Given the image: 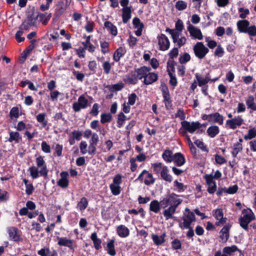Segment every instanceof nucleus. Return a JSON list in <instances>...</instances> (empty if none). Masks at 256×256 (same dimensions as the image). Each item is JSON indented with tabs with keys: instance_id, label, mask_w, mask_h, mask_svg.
<instances>
[{
	"instance_id": "40",
	"label": "nucleus",
	"mask_w": 256,
	"mask_h": 256,
	"mask_svg": "<svg viewBox=\"0 0 256 256\" xmlns=\"http://www.w3.org/2000/svg\"><path fill=\"white\" fill-rule=\"evenodd\" d=\"M88 204L87 198L85 197H82L78 203L77 208L80 211L82 212L87 208Z\"/></svg>"
},
{
	"instance_id": "26",
	"label": "nucleus",
	"mask_w": 256,
	"mask_h": 256,
	"mask_svg": "<svg viewBox=\"0 0 256 256\" xmlns=\"http://www.w3.org/2000/svg\"><path fill=\"white\" fill-rule=\"evenodd\" d=\"M115 240L112 239L109 240L106 244V250L107 253L111 256H114L116 254V251L114 248Z\"/></svg>"
},
{
	"instance_id": "56",
	"label": "nucleus",
	"mask_w": 256,
	"mask_h": 256,
	"mask_svg": "<svg viewBox=\"0 0 256 256\" xmlns=\"http://www.w3.org/2000/svg\"><path fill=\"white\" fill-rule=\"evenodd\" d=\"M172 248L174 250H178L181 248V242L178 238H176L172 242Z\"/></svg>"
},
{
	"instance_id": "16",
	"label": "nucleus",
	"mask_w": 256,
	"mask_h": 256,
	"mask_svg": "<svg viewBox=\"0 0 256 256\" xmlns=\"http://www.w3.org/2000/svg\"><path fill=\"white\" fill-rule=\"evenodd\" d=\"M124 81L128 84H136L138 82V78H136V72L135 71H131L126 74Z\"/></svg>"
},
{
	"instance_id": "41",
	"label": "nucleus",
	"mask_w": 256,
	"mask_h": 256,
	"mask_svg": "<svg viewBox=\"0 0 256 256\" xmlns=\"http://www.w3.org/2000/svg\"><path fill=\"white\" fill-rule=\"evenodd\" d=\"M242 150V144H240V142H236L234 144V148H233V150L232 152V156L234 158H236L238 152H241Z\"/></svg>"
},
{
	"instance_id": "20",
	"label": "nucleus",
	"mask_w": 256,
	"mask_h": 256,
	"mask_svg": "<svg viewBox=\"0 0 256 256\" xmlns=\"http://www.w3.org/2000/svg\"><path fill=\"white\" fill-rule=\"evenodd\" d=\"M116 233L120 237L124 238L129 236L130 230L124 225L121 224L117 227Z\"/></svg>"
},
{
	"instance_id": "6",
	"label": "nucleus",
	"mask_w": 256,
	"mask_h": 256,
	"mask_svg": "<svg viewBox=\"0 0 256 256\" xmlns=\"http://www.w3.org/2000/svg\"><path fill=\"white\" fill-rule=\"evenodd\" d=\"M194 54L200 60L203 59L209 52L208 48L202 42H197L193 47Z\"/></svg>"
},
{
	"instance_id": "35",
	"label": "nucleus",
	"mask_w": 256,
	"mask_h": 256,
	"mask_svg": "<svg viewBox=\"0 0 256 256\" xmlns=\"http://www.w3.org/2000/svg\"><path fill=\"white\" fill-rule=\"evenodd\" d=\"M106 88L110 92H114L116 91L122 90L124 88V84L122 82H118L114 84L108 85Z\"/></svg>"
},
{
	"instance_id": "36",
	"label": "nucleus",
	"mask_w": 256,
	"mask_h": 256,
	"mask_svg": "<svg viewBox=\"0 0 256 256\" xmlns=\"http://www.w3.org/2000/svg\"><path fill=\"white\" fill-rule=\"evenodd\" d=\"M160 202H159L157 200H152L150 204V210L154 213H158L160 210Z\"/></svg>"
},
{
	"instance_id": "9",
	"label": "nucleus",
	"mask_w": 256,
	"mask_h": 256,
	"mask_svg": "<svg viewBox=\"0 0 256 256\" xmlns=\"http://www.w3.org/2000/svg\"><path fill=\"white\" fill-rule=\"evenodd\" d=\"M90 106L88 100L82 94L78 97V102L72 104V108L75 112H78L82 109H85Z\"/></svg>"
},
{
	"instance_id": "19",
	"label": "nucleus",
	"mask_w": 256,
	"mask_h": 256,
	"mask_svg": "<svg viewBox=\"0 0 256 256\" xmlns=\"http://www.w3.org/2000/svg\"><path fill=\"white\" fill-rule=\"evenodd\" d=\"M151 70L150 67H146L145 66H142L140 68L135 70V72H136V78L138 80H142V78H145L148 73Z\"/></svg>"
},
{
	"instance_id": "22",
	"label": "nucleus",
	"mask_w": 256,
	"mask_h": 256,
	"mask_svg": "<svg viewBox=\"0 0 256 256\" xmlns=\"http://www.w3.org/2000/svg\"><path fill=\"white\" fill-rule=\"evenodd\" d=\"M122 22L124 24H126L132 17V6L122 8Z\"/></svg>"
},
{
	"instance_id": "53",
	"label": "nucleus",
	"mask_w": 256,
	"mask_h": 256,
	"mask_svg": "<svg viewBox=\"0 0 256 256\" xmlns=\"http://www.w3.org/2000/svg\"><path fill=\"white\" fill-rule=\"evenodd\" d=\"M126 119V116L124 114L123 112H121L118 114V126L120 128L124 123Z\"/></svg>"
},
{
	"instance_id": "11",
	"label": "nucleus",
	"mask_w": 256,
	"mask_h": 256,
	"mask_svg": "<svg viewBox=\"0 0 256 256\" xmlns=\"http://www.w3.org/2000/svg\"><path fill=\"white\" fill-rule=\"evenodd\" d=\"M213 216L217 220L216 225L222 226L226 223L227 218L224 216L223 210L222 208H217L212 211Z\"/></svg>"
},
{
	"instance_id": "4",
	"label": "nucleus",
	"mask_w": 256,
	"mask_h": 256,
	"mask_svg": "<svg viewBox=\"0 0 256 256\" xmlns=\"http://www.w3.org/2000/svg\"><path fill=\"white\" fill-rule=\"evenodd\" d=\"M178 197L179 196L176 194L172 193L167 195L166 198L160 201V204L163 208H166L168 206H172L177 208L182 202V200Z\"/></svg>"
},
{
	"instance_id": "37",
	"label": "nucleus",
	"mask_w": 256,
	"mask_h": 256,
	"mask_svg": "<svg viewBox=\"0 0 256 256\" xmlns=\"http://www.w3.org/2000/svg\"><path fill=\"white\" fill-rule=\"evenodd\" d=\"M125 50L122 47H120L118 48L114 52L113 58L114 60L118 62L120 60V58H122L125 54Z\"/></svg>"
},
{
	"instance_id": "57",
	"label": "nucleus",
	"mask_w": 256,
	"mask_h": 256,
	"mask_svg": "<svg viewBox=\"0 0 256 256\" xmlns=\"http://www.w3.org/2000/svg\"><path fill=\"white\" fill-rule=\"evenodd\" d=\"M94 23L92 20H88L85 26L86 30L89 33L93 32L94 28Z\"/></svg>"
},
{
	"instance_id": "55",
	"label": "nucleus",
	"mask_w": 256,
	"mask_h": 256,
	"mask_svg": "<svg viewBox=\"0 0 256 256\" xmlns=\"http://www.w3.org/2000/svg\"><path fill=\"white\" fill-rule=\"evenodd\" d=\"M194 144L203 152H208V150L206 146L204 145L202 141L200 140H196L194 142Z\"/></svg>"
},
{
	"instance_id": "59",
	"label": "nucleus",
	"mask_w": 256,
	"mask_h": 256,
	"mask_svg": "<svg viewBox=\"0 0 256 256\" xmlns=\"http://www.w3.org/2000/svg\"><path fill=\"white\" fill-rule=\"evenodd\" d=\"M9 198L8 192L6 190L1 191L0 189V202H6Z\"/></svg>"
},
{
	"instance_id": "52",
	"label": "nucleus",
	"mask_w": 256,
	"mask_h": 256,
	"mask_svg": "<svg viewBox=\"0 0 256 256\" xmlns=\"http://www.w3.org/2000/svg\"><path fill=\"white\" fill-rule=\"evenodd\" d=\"M238 250L236 246L233 245L231 246L225 247L223 249V252L226 254H230L232 252H235Z\"/></svg>"
},
{
	"instance_id": "17",
	"label": "nucleus",
	"mask_w": 256,
	"mask_h": 256,
	"mask_svg": "<svg viewBox=\"0 0 256 256\" xmlns=\"http://www.w3.org/2000/svg\"><path fill=\"white\" fill-rule=\"evenodd\" d=\"M232 226L231 224H226L220 230V237L222 242H226L228 240L230 236V230Z\"/></svg>"
},
{
	"instance_id": "34",
	"label": "nucleus",
	"mask_w": 256,
	"mask_h": 256,
	"mask_svg": "<svg viewBox=\"0 0 256 256\" xmlns=\"http://www.w3.org/2000/svg\"><path fill=\"white\" fill-rule=\"evenodd\" d=\"M206 132L210 138H214L220 132V129L216 126H212L208 128Z\"/></svg>"
},
{
	"instance_id": "29",
	"label": "nucleus",
	"mask_w": 256,
	"mask_h": 256,
	"mask_svg": "<svg viewBox=\"0 0 256 256\" xmlns=\"http://www.w3.org/2000/svg\"><path fill=\"white\" fill-rule=\"evenodd\" d=\"M250 26V22L248 20H240L237 22V26L240 32L244 33Z\"/></svg>"
},
{
	"instance_id": "15",
	"label": "nucleus",
	"mask_w": 256,
	"mask_h": 256,
	"mask_svg": "<svg viewBox=\"0 0 256 256\" xmlns=\"http://www.w3.org/2000/svg\"><path fill=\"white\" fill-rule=\"evenodd\" d=\"M244 122V120L241 116L233 118L231 120H228L226 122V124L229 126L230 128L234 130L238 126H240Z\"/></svg>"
},
{
	"instance_id": "48",
	"label": "nucleus",
	"mask_w": 256,
	"mask_h": 256,
	"mask_svg": "<svg viewBox=\"0 0 256 256\" xmlns=\"http://www.w3.org/2000/svg\"><path fill=\"white\" fill-rule=\"evenodd\" d=\"M146 174V176L145 180H144V184L147 186L154 184L155 182V179L153 178L152 174L149 173L148 172Z\"/></svg>"
},
{
	"instance_id": "64",
	"label": "nucleus",
	"mask_w": 256,
	"mask_h": 256,
	"mask_svg": "<svg viewBox=\"0 0 256 256\" xmlns=\"http://www.w3.org/2000/svg\"><path fill=\"white\" fill-rule=\"evenodd\" d=\"M50 253V249L46 248H42L38 252V254L40 256H48Z\"/></svg>"
},
{
	"instance_id": "27",
	"label": "nucleus",
	"mask_w": 256,
	"mask_h": 256,
	"mask_svg": "<svg viewBox=\"0 0 256 256\" xmlns=\"http://www.w3.org/2000/svg\"><path fill=\"white\" fill-rule=\"evenodd\" d=\"M104 27L110 32V33L114 36H116L118 34V30L114 25L110 22L106 21L104 23Z\"/></svg>"
},
{
	"instance_id": "33",
	"label": "nucleus",
	"mask_w": 256,
	"mask_h": 256,
	"mask_svg": "<svg viewBox=\"0 0 256 256\" xmlns=\"http://www.w3.org/2000/svg\"><path fill=\"white\" fill-rule=\"evenodd\" d=\"M174 154L172 150H165L162 154V158L167 162H171L174 160Z\"/></svg>"
},
{
	"instance_id": "13",
	"label": "nucleus",
	"mask_w": 256,
	"mask_h": 256,
	"mask_svg": "<svg viewBox=\"0 0 256 256\" xmlns=\"http://www.w3.org/2000/svg\"><path fill=\"white\" fill-rule=\"evenodd\" d=\"M158 44L160 50L164 51L170 48V42L165 34H161L158 36Z\"/></svg>"
},
{
	"instance_id": "10",
	"label": "nucleus",
	"mask_w": 256,
	"mask_h": 256,
	"mask_svg": "<svg viewBox=\"0 0 256 256\" xmlns=\"http://www.w3.org/2000/svg\"><path fill=\"white\" fill-rule=\"evenodd\" d=\"M36 18H35L32 15H29L24 20L20 25L18 29L22 30L24 32L30 30L32 26H36Z\"/></svg>"
},
{
	"instance_id": "46",
	"label": "nucleus",
	"mask_w": 256,
	"mask_h": 256,
	"mask_svg": "<svg viewBox=\"0 0 256 256\" xmlns=\"http://www.w3.org/2000/svg\"><path fill=\"white\" fill-rule=\"evenodd\" d=\"M152 239L154 244L156 246L161 245L165 242L164 238H160L158 234H152Z\"/></svg>"
},
{
	"instance_id": "60",
	"label": "nucleus",
	"mask_w": 256,
	"mask_h": 256,
	"mask_svg": "<svg viewBox=\"0 0 256 256\" xmlns=\"http://www.w3.org/2000/svg\"><path fill=\"white\" fill-rule=\"evenodd\" d=\"M238 190V186L236 184H234L233 186H230L226 188H225V192L228 194H234Z\"/></svg>"
},
{
	"instance_id": "44",
	"label": "nucleus",
	"mask_w": 256,
	"mask_h": 256,
	"mask_svg": "<svg viewBox=\"0 0 256 256\" xmlns=\"http://www.w3.org/2000/svg\"><path fill=\"white\" fill-rule=\"evenodd\" d=\"M256 136V128H250L248 131V134L244 136L245 140H252Z\"/></svg>"
},
{
	"instance_id": "21",
	"label": "nucleus",
	"mask_w": 256,
	"mask_h": 256,
	"mask_svg": "<svg viewBox=\"0 0 256 256\" xmlns=\"http://www.w3.org/2000/svg\"><path fill=\"white\" fill-rule=\"evenodd\" d=\"M162 212V214L165 218L166 220H168L170 218H172L174 214L176 212L177 208L173 207L172 206H168L167 208H164Z\"/></svg>"
},
{
	"instance_id": "32",
	"label": "nucleus",
	"mask_w": 256,
	"mask_h": 256,
	"mask_svg": "<svg viewBox=\"0 0 256 256\" xmlns=\"http://www.w3.org/2000/svg\"><path fill=\"white\" fill-rule=\"evenodd\" d=\"M22 140V137L19 132H10V137L8 140L10 142H14L16 144L18 143Z\"/></svg>"
},
{
	"instance_id": "30",
	"label": "nucleus",
	"mask_w": 256,
	"mask_h": 256,
	"mask_svg": "<svg viewBox=\"0 0 256 256\" xmlns=\"http://www.w3.org/2000/svg\"><path fill=\"white\" fill-rule=\"evenodd\" d=\"M58 244L60 246H67L70 248H72V240L66 238L58 237Z\"/></svg>"
},
{
	"instance_id": "24",
	"label": "nucleus",
	"mask_w": 256,
	"mask_h": 256,
	"mask_svg": "<svg viewBox=\"0 0 256 256\" xmlns=\"http://www.w3.org/2000/svg\"><path fill=\"white\" fill-rule=\"evenodd\" d=\"M195 76L198 82V85L199 86H202L206 85L210 81L215 82L218 80V78L211 80L208 76L204 78H202L200 75L198 73L196 74Z\"/></svg>"
},
{
	"instance_id": "25",
	"label": "nucleus",
	"mask_w": 256,
	"mask_h": 256,
	"mask_svg": "<svg viewBox=\"0 0 256 256\" xmlns=\"http://www.w3.org/2000/svg\"><path fill=\"white\" fill-rule=\"evenodd\" d=\"M174 164L178 166H181L185 163L184 156L180 152H176L174 156Z\"/></svg>"
},
{
	"instance_id": "54",
	"label": "nucleus",
	"mask_w": 256,
	"mask_h": 256,
	"mask_svg": "<svg viewBox=\"0 0 256 256\" xmlns=\"http://www.w3.org/2000/svg\"><path fill=\"white\" fill-rule=\"evenodd\" d=\"M190 56L188 53H184L179 58V62L181 64H184L190 61Z\"/></svg>"
},
{
	"instance_id": "61",
	"label": "nucleus",
	"mask_w": 256,
	"mask_h": 256,
	"mask_svg": "<svg viewBox=\"0 0 256 256\" xmlns=\"http://www.w3.org/2000/svg\"><path fill=\"white\" fill-rule=\"evenodd\" d=\"M24 32L22 30L19 29L18 30L16 34L15 38L18 42H20L24 40V38L22 36Z\"/></svg>"
},
{
	"instance_id": "12",
	"label": "nucleus",
	"mask_w": 256,
	"mask_h": 256,
	"mask_svg": "<svg viewBox=\"0 0 256 256\" xmlns=\"http://www.w3.org/2000/svg\"><path fill=\"white\" fill-rule=\"evenodd\" d=\"M7 232L10 240L19 242L22 240L20 231L16 228L14 226L9 227L7 229Z\"/></svg>"
},
{
	"instance_id": "42",
	"label": "nucleus",
	"mask_w": 256,
	"mask_h": 256,
	"mask_svg": "<svg viewBox=\"0 0 256 256\" xmlns=\"http://www.w3.org/2000/svg\"><path fill=\"white\" fill-rule=\"evenodd\" d=\"M46 114L45 113L39 114L36 116L37 121L40 123L43 127H46L47 125L48 122L46 120Z\"/></svg>"
},
{
	"instance_id": "23",
	"label": "nucleus",
	"mask_w": 256,
	"mask_h": 256,
	"mask_svg": "<svg viewBox=\"0 0 256 256\" xmlns=\"http://www.w3.org/2000/svg\"><path fill=\"white\" fill-rule=\"evenodd\" d=\"M158 76L154 72H150L146 74L145 78L143 82L146 85H149L158 80Z\"/></svg>"
},
{
	"instance_id": "43",
	"label": "nucleus",
	"mask_w": 256,
	"mask_h": 256,
	"mask_svg": "<svg viewBox=\"0 0 256 256\" xmlns=\"http://www.w3.org/2000/svg\"><path fill=\"white\" fill-rule=\"evenodd\" d=\"M110 188L112 193L114 196H118L120 193V186L118 184H110Z\"/></svg>"
},
{
	"instance_id": "47",
	"label": "nucleus",
	"mask_w": 256,
	"mask_h": 256,
	"mask_svg": "<svg viewBox=\"0 0 256 256\" xmlns=\"http://www.w3.org/2000/svg\"><path fill=\"white\" fill-rule=\"evenodd\" d=\"M100 46L101 51L103 54H106L110 52L109 44L108 42L106 41L100 42Z\"/></svg>"
},
{
	"instance_id": "8",
	"label": "nucleus",
	"mask_w": 256,
	"mask_h": 256,
	"mask_svg": "<svg viewBox=\"0 0 256 256\" xmlns=\"http://www.w3.org/2000/svg\"><path fill=\"white\" fill-rule=\"evenodd\" d=\"M160 90L165 106L167 110H170L172 107V101L170 99L168 88L165 84L162 83L160 86Z\"/></svg>"
},
{
	"instance_id": "5",
	"label": "nucleus",
	"mask_w": 256,
	"mask_h": 256,
	"mask_svg": "<svg viewBox=\"0 0 256 256\" xmlns=\"http://www.w3.org/2000/svg\"><path fill=\"white\" fill-rule=\"evenodd\" d=\"M182 128L184 130L181 132L182 136H184L188 132L190 134H194L196 130L201 127L200 124L198 122H192L183 120L181 122Z\"/></svg>"
},
{
	"instance_id": "58",
	"label": "nucleus",
	"mask_w": 256,
	"mask_h": 256,
	"mask_svg": "<svg viewBox=\"0 0 256 256\" xmlns=\"http://www.w3.org/2000/svg\"><path fill=\"white\" fill-rule=\"evenodd\" d=\"M244 33L248 34L249 36H256V26H248V28Z\"/></svg>"
},
{
	"instance_id": "63",
	"label": "nucleus",
	"mask_w": 256,
	"mask_h": 256,
	"mask_svg": "<svg viewBox=\"0 0 256 256\" xmlns=\"http://www.w3.org/2000/svg\"><path fill=\"white\" fill-rule=\"evenodd\" d=\"M175 117L178 118L180 120H184L186 118V114L183 110L179 108L177 112L175 114Z\"/></svg>"
},
{
	"instance_id": "28",
	"label": "nucleus",
	"mask_w": 256,
	"mask_h": 256,
	"mask_svg": "<svg viewBox=\"0 0 256 256\" xmlns=\"http://www.w3.org/2000/svg\"><path fill=\"white\" fill-rule=\"evenodd\" d=\"M168 166H164L163 168L160 172L161 178L165 181L170 182L172 180V177L168 174Z\"/></svg>"
},
{
	"instance_id": "49",
	"label": "nucleus",
	"mask_w": 256,
	"mask_h": 256,
	"mask_svg": "<svg viewBox=\"0 0 256 256\" xmlns=\"http://www.w3.org/2000/svg\"><path fill=\"white\" fill-rule=\"evenodd\" d=\"M162 164V162H156L152 164L154 172L156 174H159L163 168Z\"/></svg>"
},
{
	"instance_id": "1",
	"label": "nucleus",
	"mask_w": 256,
	"mask_h": 256,
	"mask_svg": "<svg viewBox=\"0 0 256 256\" xmlns=\"http://www.w3.org/2000/svg\"><path fill=\"white\" fill-rule=\"evenodd\" d=\"M37 166H32L28 168V172L33 179L39 177V174L41 176L46 178L48 176V170L44 158L39 156L36 160Z\"/></svg>"
},
{
	"instance_id": "14",
	"label": "nucleus",
	"mask_w": 256,
	"mask_h": 256,
	"mask_svg": "<svg viewBox=\"0 0 256 256\" xmlns=\"http://www.w3.org/2000/svg\"><path fill=\"white\" fill-rule=\"evenodd\" d=\"M188 30L189 32L190 35L194 39L202 40L203 38L202 32L200 28H198L192 24H190L188 26Z\"/></svg>"
},
{
	"instance_id": "3",
	"label": "nucleus",
	"mask_w": 256,
	"mask_h": 256,
	"mask_svg": "<svg viewBox=\"0 0 256 256\" xmlns=\"http://www.w3.org/2000/svg\"><path fill=\"white\" fill-rule=\"evenodd\" d=\"M181 220L183 222H180L179 226L182 229H184L189 228V226H190L196 220V218L194 212L190 211L188 208H186Z\"/></svg>"
},
{
	"instance_id": "18",
	"label": "nucleus",
	"mask_w": 256,
	"mask_h": 256,
	"mask_svg": "<svg viewBox=\"0 0 256 256\" xmlns=\"http://www.w3.org/2000/svg\"><path fill=\"white\" fill-rule=\"evenodd\" d=\"M60 178L57 182L58 185L63 188H67L69 184V180H68V172L66 171H63L60 172Z\"/></svg>"
},
{
	"instance_id": "2",
	"label": "nucleus",
	"mask_w": 256,
	"mask_h": 256,
	"mask_svg": "<svg viewBox=\"0 0 256 256\" xmlns=\"http://www.w3.org/2000/svg\"><path fill=\"white\" fill-rule=\"evenodd\" d=\"M242 212L243 216L238 218L240 225L244 230L248 232V224L255 218L254 214L250 208L243 210Z\"/></svg>"
},
{
	"instance_id": "51",
	"label": "nucleus",
	"mask_w": 256,
	"mask_h": 256,
	"mask_svg": "<svg viewBox=\"0 0 256 256\" xmlns=\"http://www.w3.org/2000/svg\"><path fill=\"white\" fill-rule=\"evenodd\" d=\"M176 8L178 10H183L187 7V3L184 0H178L176 4Z\"/></svg>"
},
{
	"instance_id": "39",
	"label": "nucleus",
	"mask_w": 256,
	"mask_h": 256,
	"mask_svg": "<svg viewBox=\"0 0 256 256\" xmlns=\"http://www.w3.org/2000/svg\"><path fill=\"white\" fill-rule=\"evenodd\" d=\"M66 10L64 3L63 1L58 2L57 7L56 9V14L57 16H60Z\"/></svg>"
},
{
	"instance_id": "7",
	"label": "nucleus",
	"mask_w": 256,
	"mask_h": 256,
	"mask_svg": "<svg viewBox=\"0 0 256 256\" xmlns=\"http://www.w3.org/2000/svg\"><path fill=\"white\" fill-rule=\"evenodd\" d=\"M202 118L204 120H208L210 122L222 125L224 122V117L222 115L217 112L210 114H202Z\"/></svg>"
},
{
	"instance_id": "50",
	"label": "nucleus",
	"mask_w": 256,
	"mask_h": 256,
	"mask_svg": "<svg viewBox=\"0 0 256 256\" xmlns=\"http://www.w3.org/2000/svg\"><path fill=\"white\" fill-rule=\"evenodd\" d=\"M114 64V62L111 64L108 61L104 62L102 64V68L104 70V72L106 74H109L110 73L112 66Z\"/></svg>"
},
{
	"instance_id": "45",
	"label": "nucleus",
	"mask_w": 256,
	"mask_h": 256,
	"mask_svg": "<svg viewBox=\"0 0 256 256\" xmlns=\"http://www.w3.org/2000/svg\"><path fill=\"white\" fill-rule=\"evenodd\" d=\"M112 120V116L110 113L102 114L100 115V122L102 124L110 122Z\"/></svg>"
},
{
	"instance_id": "38",
	"label": "nucleus",
	"mask_w": 256,
	"mask_h": 256,
	"mask_svg": "<svg viewBox=\"0 0 256 256\" xmlns=\"http://www.w3.org/2000/svg\"><path fill=\"white\" fill-rule=\"evenodd\" d=\"M51 17V13L48 14L47 16H46L44 14L40 13L36 17H35V18H36V20L39 18V20L41 22L42 24L45 25L48 23V21L50 20Z\"/></svg>"
},
{
	"instance_id": "31",
	"label": "nucleus",
	"mask_w": 256,
	"mask_h": 256,
	"mask_svg": "<svg viewBox=\"0 0 256 256\" xmlns=\"http://www.w3.org/2000/svg\"><path fill=\"white\" fill-rule=\"evenodd\" d=\"M246 103L248 108L254 111H256L255 98L253 96H249L246 100Z\"/></svg>"
},
{
	"instance_id": "62",
	"label": "nucleus",
	"mask_w": 256,
	"mask_h": 256,
	"mask_svg": "<svg viewBox=\"0 0 256 256\" xmlns=\"http://www.w3.org/2000/svg\"><path fill=\"white\" fill-rule=\"evenodd\" d=\"M72 74L76 76L78 80L80 82L83 81L84 78V74L75 70L72 72Z\"/></svg>"
}]
</instances>
